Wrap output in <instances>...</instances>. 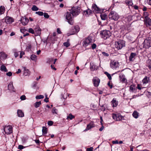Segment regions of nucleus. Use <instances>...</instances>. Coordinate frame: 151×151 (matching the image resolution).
Here are the masks:
<instances>
[{
  "mask_svg": "<svg viewBox=\"0 0 151 151\" xmlns=\"http://www.w3.org/2000/svg\"><path fill=\"white\" fill-rule=\"evenodd\" d=\"M1 70L4 71L5 72H7L8 71L6 67L4 65H2L1 66Z\"/></svg>",
  "mask_w": 151,
  "mask_h": 151,
  "instance_id": "obj_36",
  "label": "nucleus"
},
{
  "mask_svg": "<svg viewBox=\"0 0 151 151\" xmlns=\"http://www.w3.org/2000/svg\"><path fill=\"white\" fill-rule=\"evenodd\" d=\"M147 8L146 7L144 6L142 9L144 11H145L147 10Z\"/></svg>",
  "mask_w": 151,
  "mask_h": 151,
  "instance_id": "obj_62",
  "label": "nucleus"
},
{
  "mask_svg": "<svg viewBox=\"0 0 151 151\" xmlns=\"http://www.w3.org/2000/svg\"><path fill=\"white\" fill-rule=\"evenodd\" d=\"M31 60L34 61H36L37 60V56L35 55H32L30 57Z\"/></svg>",
  "mask_w": 151,
  "mask_h": 151,
  "instance_id": "obj_35",
  "label": "nucleus"
},
{
  "mask_svg": "<svg viewBox=\"0 0 151 151\" xmlns=\"http://www.w3.org/2000/svg\"><path fill=\"white\" fill-rule=\"evenodd\" d=\"M126 4L128 6H132L133 4L132 1L131 0H126L125 1Z\"/></svg>",
  "mask_w": 151,
  "mask_h": 151,
  "instance_id": "obj_26",
  "label": "nucleus"
},
{
  "mask_svg": "<svg viewBox=\"0 0 151 151\" xmlns=\"http://www.w3.org/2000/svg\"><path fill=\"white\" fill-rule=\"evenodd\" d=\"M63 45L66 47H68L70 46V44L68 42H66L63 43Z\"/></svg>",
  "mask_w": 151,
  "mask_h": 151,
  "instance_id": "obj_44",
  "label": "nucleus"
},
{
  "mask_svg": "<svg viewBox=\"0 0 151 151\" xmlns=\"http://www.w3.org/2000/svg\"><path fill=\"white\" fill-rule=\"evenodd\" d=\"M24 148V147L21 145H19L18 146V149L20 150H22Z\"/></svg>",
  "mask_w": 151,
  "mask_h": 151,
  "instance_id": "obj_53",
  "label": "nucleus"
},
{
  "mask_svg": "<svg viewBox=\"0 0 151 151\" xmlns=\"http://www.w3.org/2000/svg\"><path fill=\"white\" fill-rule=\"evenodd\" d=\"M118 142L117 140L113 141V144H118Z\"/></svg>",
  "mask_w": 151,
  "mask_h": 151,
  "instance_id": "obj_64",
  "label": "nucleus"
},
{
  "mask_svg": "<svg viewBox=\"0 0 151 151\" xmlns=\"http://www.w3.org/2000/svg\"><path fill=\"white\" fill-rule=\"evenodd\" d=\"M101 19L102 20H105L107 19L108 17L107 15L106 14H102L100 15Z\"/></svg>",
  "mask_w": 151,
  "mask_h": 151,
  "instance_id": "obj_24",
  "label": "nucleus"
},
{
  "mask_svg": "<svg viewBox=\"0 0 151 151\" xmlns=\"http://www.w3.org/2000/svg\"><path fill=\"white\" fill-rule=\"evenodd\" d=\"M144 22L147 27L151 26V19L149 17L146 19H145Z\"/></svg>",
  "mask_w": 151,
  "mask_h": 151,
  "instance_id": "obj_16",
  "label": "nucleus"
},
{
  "mask_svg": "<svg viewBox=\"0 0 151 151\" xmlns=\"http://www.w3.org/2000/svg\"><path fill=\"white\" fill-rule=\"evenodd\" d=\"M53 122L51 121H48V124L49 126L52 125L53 124Z\"/></svg>",
  "mask_w": 151,
  "mask_h": 151,
  "instance_id": "obj_52",
  "label": "nucleus"
},
{
  "mask_svg": "<svg viewBox=\"0 0 151 151\" xmlns=\"http://www.w3.org/2000/svg\"><path fill=\"white\" fill-rule=\"evenodd\" d=\"M7 56V55L3 52H0V57L3 59H6Z\"/></svg>",
  "mask_w": 151,
  "mask_h": 151,
  "instance_id": "obj_25",
  "label": "nucleus"
},
{
  "mask_svg": "<svg viewBox=\"0 0 151 151\" xmlns=\"http://www.w3.org/2000/svg\"><path fill=\"white\" fill-rule=\"evenodd\" d=\"M24 54V52H21L20 53V58H21L22 57V56Z\"/></svg>",
  "mask_w": 151,
  "mask_h": 151,
  "instance_id": "obj_55",
  "label": "nucleus"
},
{
  "mask_svg": "<svg viewBox=\"0 0 151 151\" xmlns=\"http://www.w3.org/2000/svg\"><path fill=\"white\" fill-rule=\"evenodd\" d=\"M136 54L135 53L132 52L129 57V60L130 61H133L135 59Z\"/></svg>",
  "mask_w": 151,
  "mask_h": 151,
  "instance_id": "obj_14",
  "label": "nucleus"
},
{
  "mask_svg": "<svg viewBox=\"0 0 151 151\" xmlns=\"http://www.w3.org/2000/svg\"><path fill=\"white\" fill-rule=\"evenodd\" d=\"M17 113L18 116L19 117H23L24 116V114L23 112L20 110H17Z\"/></svg>",
  "mask_w": 151,
  "mask_h": 151,
  "instance_id": "obj_22",
  "label": "nucleus"
},
{
  "mask_svg": "<svg viewBox=\"0 0 151 151\" xmlns=\"http://www.w3.org/2000/svg\"><path fill=\"white\" fill-rule=\"evenodd\" d=\"M70 11L74 16L78 15L80 12V8L79 7H74L71 9Z\"/></svg>",
  "mask_w": 151,
  "mask_h": 151,
  "instance_id": "obj_4",
  "label": "nucleus"
},
{
  "mask_svg": "<svg viewBox=\"0 0 151 151\" xmlns=\"http://www.w3.org/2000/svg\"><path fill=\"white\" fill-rule=\"evenodd\" d=\"M5 11V7L4 6H1L0 7V14H2L4 13Z\"/></svg>",
  "mask_w": 151,
  "mask_h": 151,
  "instance_id": "obj_29",
  "label": "nucleus"
},
{
  "mask_svg": "<svg viewBox=\"0 0 151 151\" xmlns=\"http://www.w3.org/2000/svg\"><path fill=\"white\" fill-rule=\"evenodd\" d=\"M41 104L40 101L37 102L35 104V106L36 108H38Z\"/></svg>",
  "mask_w": 151,
  "mask_h": 151,
  "instance_id": "obj_39",
  "label": "nucleus"
},
{
  "mask_svg": "<svg viewBox=\"0 0 151 151\" xmlns=\"http://www.w3.org/2000/svg\"><path fill=\"white\" fill-rule=\"evenodd\" d=\"M21 72V70L20 69H18L17 71V72L16 73L17 74H18L20 73Z\"/></svg>",
  "mask_w": 151,
  "mask_h": 151,
  "instance_id": "obj_63",
  "label": "nucleus"
},
{
  "mask_svg": "<svg viewBox=\"0 0 151 151\" xmlns=\"http://www.w3.org/2000/svg\"><path fill=\"white\" fill-rule=\"evenodd\" d=\"M133 116L135 118L137 119L138 117L139 113L137 111H134L132 114Z\"/></svg>",
  "mask_w": 151,
  "mask_h": 151,
  "instance_id": "obj_33",
  "label": "nucleus"
},
{
  "mask_svg": "<svg viewBox=\"0 0 151 151\" xmlns=\"http://www.w3.org/2000/svg\"><path fill=\"white\" fill-rule=\"evenodd\" d=\"M4 131L7 134H10L12 132V128L10 125L5 126L4 128Z\"/></svg>",
  "mask_w": 151,
  "mask_h": 151,
  "instance_id": "obj_7",
  "label": "nucleus"
},
{
  "mask_svg": "<svg viewBox=\"0 0 151 151\" xmlns=\"http://www.w3.org/2000/svg\"><path fill=\"white\" fill-rule=\"evenodd\" d=\"M44 17L46 18H48L49 17L48 14L46 13H45L44 14Z\"/></svg>",
  "mask_w": 151,
  "mask_h": 151,
  "instance_id": "obj_47",
  "label": "nucleus"
},
{
  "mask_svg": "<svg viewBox=\"0 0 151 151\" xmlns=\"http://www.w3.org/2000/svg\"><path fill=\"white\" fill-rule=\"evenodd\" d=\"M93 11L88 9L87 10H84L83 12V15L86 16L88 17L92 14Z\"/></svg>",
  "mask_w": 151,
  "mask_h": 151,
  "instance_id": "obj_11",
  "label": "nucleus"
},
{
  "mask_svg": "<svg viewBox=\"0 0 151 151\" xmlns=\"http://www.w3.org/2000/svg\"><path fill=\"white\" fill-rule=\"evenodd\" d=\"M57 32L58 34H60L61 33V32L60 30V29L59 28H58L57 29Z\"/></svg>",
  "mask_w": 151,
  "mask_h": 151,
  "instance_id": "obj_56",
  "label": "nucleus"
},
{
  "mask_svg": "<svg viewBox=\"0 0 151 151\" xmlns=\"http://www.w3.org/2000/svg\"><path fill=\"white\" fill-rule=\"evenodd\" d=\"M108 85L110 87V88H112V87H113V86H112V85H111V83H110V81H109L108 83Z\"/></svg>",
  "mask_w": 151,
  "mask_h": 151,
  "instance_id": "obj_54",
  "label": "nucleus"
},
{
  "mask_svg": "<svg viewBox=\"0 0 151 151\" xmlns=\"http://www.w3.org/2000/svg\"><path fill=\"white\" fill-rule=\"evenodd\" d=\"M92 41V39L90 37L86 39L83 41V46L84 47L87 46Z\"/></svg>",
  "mask_w": 151,
  "mask_h": 151,
  "instance_id": "obj_10",
  "label": "nucleus"
},
{
  "mask_svg": "<svg viewBox=\"0 0 151 151\" xmlns=\"http://www.w3.org/2000/svg\"><path fill=\"white\" fill-rule=\"evenodd\" d=\"M35 33L37 35H40L41 34V29L38 26H36L34 29Z\"/></svg>",
  "mask_w": 151,
  "mask_h": 151,
  "instance_id": "obj_13",
  "label": "nucleus"
},
{
  "mask_svg": "<svg viewBox=\"0 0 151 151\" xmlns=\"http://www.w3.org/2000/svg\"><path fill=\"white\" fill-rule=\"evenodd\" d=\"M19 55V54L17 52H15L14 54V56L16 58L17 56H18Z\"/></svg>",
  "mask_w": 151,
  "mask_h": 151,
  "instance_id": "obj_57",
  "label": "nucleus"
},
{
  "mask_svg": "<svg viewBox=\"0 0 151 151\" xmlns=\"http://www.w3.org/2000/svg\"><path fill=\"white\" fill-rule=\"evenodd\" d=\"M102 54L104 56L108 57L109 56V54L105 52H103Z\"/></svg>",
  "mask_w": 151,
  "mask_h": 151,
  "instance_id": "obj_50",
  "label": "nucleus"
},
{
  "mask_svg": "<svg viewBox=\"0 0 151 151\" xmlns=\"http://www.w3.org/2000/svg\"><path fill=\"white\" fill-rule=\"evenodd\" d=\"M26 96L24 95H23L20 97V99L22 100H24L26 99Z\"/></svg>",
  "mask_w": 151,
  "mask_h": 151,
  "instance_id": "obj_46",
  "label": "nucleus"
},
{
  "mask_svg": "<svg viewBox=\"0 0 151 151\" xmlns=\"http://www.w3.org/2000/svg\"><path fill=\"white\" fill-rule=\"evenodd\" d=\"M104 127V126L103 125H102L101 127L99 129V130L100 131H101L103 129Z\"/></svg>",
  "mask_w": 151,
  "mask_h": 151,
  "instance_id": "obj_59",
  "label": "nucleus"
},
{
  "mask_svg": "<svg viewBox=\"0 0 151 151\" xmlns=\"http://www.w3.org/2000/svg\"><path fill=\"white\" fill-rule=\"evenodd\" d=\"M136 88V87H135V86L131 85L129 87V91L131 92L135 93Z\"/></svg>",
  "mask_w": 151,
  "mask_h": 151,
  "instance_id": "obj_19",
  "label": "nucleus"
},
{
  "mask_svg": "<svg viewBox=\"0 0 151 151\" xmlns=\"http://www.w3.org/2000/svg\"><path fill=\"white\" fill-rule=\"evenodd\" d=\"M90 69L91 71H93L94 70V63L93 61L90 63Z\"/></svg>",
  "mask_w": 151,
  "mask_h": 151,
  "instance_id": "obj_20",
  "label": "nucleus"
},
{
  "mask_svg": "<svg viewBox=\"0 0 151 151\" xmlns=\"http://www.w3.org/2000/svg\"><path fill=\"white\" fill-rule=\"evenodd\" d=\"M100 82V80L99 78H95V86H98Z\"/></svg>",
  "mask_w": 151,
  "mask_h": 151,
  "instance_id": "obj_30",
  "label": "nucleus"
},
{
  "mask_svg": "<svg viewBox=\"0 0 151 151\" xmlns=\"http://www.w3.org/2000/svg\"><path fill=\"white\" fill-rule=\"evenodd\" d=\"M144 48L147 49L151 47V38H148L145 40L143 43Z\"/></svg>",
  "mask_w": 151,
  "mask_h": 151,
  "instance_id": "obj_6",
  "label": "nucleus"
},
{
  "mask_svg": "<svg viewBox=\"0 0 151 151\" xmlns=\"http://www.w3.org/2000/svg\"><path fill=\"white\" fill-rule=\"evenodd\" d=\"M6 75L8 76H11L12 75V73L11 72H9L6 73Z\"/></svg>",
  "mask_w": 151,
  "mask_h": 151,
  "instance_id": "obj_49",
  "label": "nucleus"
},
{
  "mask_svg": "<svg viewBox=\"0 0 151 151\" xmlns=\"http://www.w3.org/2000/svg\"><path fill=\"white\" fill-rule=\"evenodd\" d=\"M137 88L139 90H141L142 89V87H140L139 84H138L137 86Z\"/></svg>",
  "mask_w": 151,
  "mask_h": 151,
  "instance_id": "obj_61",
  "label": "nucleus"
},
{
  "mask_svg": "<svg viewBox=\"0 0 151 151\" xmlns=\"http://www.w3.org/2000/svg\"><path fill=\"white\" fill-rule=\"evenodd\" d=\"M103 10L99 8L95 4V12H96V13H101L103 12Z\"/></svg>",
  "mask_w": 151,
  "mask_h": 151,
  "instance_id": "obj_17",
  "label": "nucleus"
},
{
  "mask_svg": "<svg viewBox=\"0 0 151 151\" xmlns=\"http://www.w3.org/2000/svg\"><path fill=\"white\" fill-rule=\"evenodd\" d=\"M35 30L32 28H30L28 29V32L32 34H35Z\"/></svg>",
  "mask_w": 151,
  "mask_h": 151,
  "instance_id": "obj_43",
  "label": "nucleus"
},
{
  "mask_svg": "<svg viewBox=\"0 0 151 151\" xmlns=\"http://www.w3.org/2000/svg\"><path fill=\"white\" fill-rule=\"evenodd\" d=\"M109 18L114 21L117 20L119 18V16L115 12L111 11L109 14Z\"/></svg>",
  "mask_w": 151,
  "mask_h": 151,
  "instance_id": "obj_2",
  "label": "nucleus"
},
{
  "mask_svg": "<svg viewBox=\"0 0 151 151\" xmlns=\"http://www.w3.org/2000/svg\"><path fill=\"white\" fill-rule=\"evenodd\" d=\"M75 116L73 115L72 114H70L67 117V119H69L70 120H72L74 118Z\"/></svg>",
  "mask_w": 151,
  "mask_h": 151,
  "instance_id": "obj_37",
  "label": "nucleus"
},
{
  "mask_svg": "<svg viewBox=\"0 0 151 151\" xmlns=\"http://www.w3.org/2000/svg\"><path fill=\"white\" fill-rule=\"evenodd\" d=\"M149 78L147 76H145L142 80V82L143 84H147L148 82Z\"/></svg>",
  "mask_w": 151,
  "mask_h": 151,
  "instance_id": "obj_31",
  "label": "nucleus"
},
{
  "mask_svg": "<svg viewBox=\"0 0 151 151\" xmlns=\"http://www.w3.org/2000/svg\"><path fill=\"white\" fill-rule=\"evenodd\" d=\"M56 109L55 108H53L52 110V112L53 114H57V112L56 111Z\"/></svg>",
  "mask_w": 151,
  "mask_h": 151,
  "instance_id": "obj_48",
  "label": "nucleus"
},
{
  "mask_svg": "<svg viewBox=\"0 0 151 151\" xmlns=\"http://www.w3.org/2000/svg\"><path fill=\"white\" fill-rule=\"evenodd\" d=\"M34 140L35 141V142L37 144H39L40 143V142L39 140L38 139V140L36 139V140Z\"/></svg>",
  "mask_w": 151,
  "mask_h": 151,
  "instance_id": "obj_58",
  "label": "nucleus"
},
{
  "mask_svg": "<svg viewBox=\"0 0 151 151\" xmlns=\"http://www.w3.org/2000/svg\"><path fill=\"white\" fill-rule=\"evenodd\" d=\"M110 66L113 69H115L119 65V63L114 60H111L110 63Z\"/></svg>",
  "mask_w": 151,
  "mask_h": 151,
  "instance_id": "obj_9",
  "label": "nucleus"
},
{
  "mask_svg": "<svg viewBox=\"0 0 151 151\" xmlns=\"http://www.w3.org/2000/svg\"><path fill=\"white\" fill-rule=\"evenodd\" d=\"M44 98V96L42 95H40L38 96H37L35 98L37 99H43Z\"/></svg>",
  "mask_w": 151,
  "mask_h": 151,
  "instance_id": "obj_42",
  "label": "nucleus"
},
{
  "mask_svg": "<svg viewBox=\"0 0 151 151\" xmlns=\"http://www.w3.org/2000/svg\"><path fill=\"white\" fill-rule=\"evenodd\" d=\"M93 148L92 147H91L90 148H87L86 149V151H93Z\"/></svg>",
  "mask_w": 151,
  "mask_h": 151,
  "instance_id": "obj_51",
  "label": "nucleus"
},
{
  "mask_svg": "<svg viewBox=\"0 0 151 151\" xmlns=\"http://www.w3.org/2000/svg\"><path fill=\"white\" fill-rule=\"evenodd\" d=\"M132 19V17L131 16H128L125 19V21L129 22Z\"/></svg>",
  "mask_w": 151,
  "mask_h": 151,
  "instance_id": "obj_27",
  "label": "nucleus"
},
{
  "mask_svg": "<svg viewBox=\"0 0 151 151\" xmlns=\"http://www.w3.org/2000/svg\"><path fill=\"white\" fill-rule=\"evenodd\" d=\"M112 117L114 119L117 121L121 120L124 118L120 114H112Z\"/></svg>",
  "mask_w": 151,
  "mask_h": 151,
  "instance_id": "obj_8",
  "label": "nucleus"
},
{
  "mask_svg": "<svg viewBox=\"0 0 151 151\" xmlns=\"http://www.w3.org/2000/svg\"><path fill=\"white\" fill-rule=\"evenodd\" d=\"M32 10L33 11H37L38 10V8L35 5H33L32 8Z\"/></svg>",
  "mask_w": 151,
  "mask_h": 151,
  "instance_id": "obj_41",
  "label": "nucleus"
},
{
  "mask_svg": "<svg viewBox=\"0 0 151 151\" xmlns=\"http://www.w3.org/2000/svg\"><path fill=\"white\" fill-rule=\"evenodd\" d=\"M100 34L102 38L105 40L109 38L111 36L110 32L107 30H104L101 31Z\"/></svg>",
  "mask_w": 151,
  "mask_h": 151,
  "instance_id": "obj_3",
  "label": "nucleus"
},
{
  "mask_svg": "<svg viewBox=\"0 0 151 151\" xmlns=\"http://www.w3.org/2000/svg\"><path fill=\"white\" fill-rule=\"evenodd\" d=\"M124 42L122 40H119L115 43V46L118 50L121 49L124 46Z\"/></svg>",
  "mask_w": 151,
  "mask_h": 151,
  "instance_id": "obj_5",
  "label": "nucleus"
},
{
  "mask_svg": "<svg viewBox=\"0 0 151 151\" xmlns=\"http://www.w3.org/2000/svg\"><path fill=\"white\" fill-rule=\"evenodd\" d=\"M147 2L149 4L151 5V0H147Z\"/></svg>",
  "mask_w": 151,
  "mask_h": 151,
  "instance_id": "obj_60",
  "label": "nucleus"
},
{
  "mask_svg": "<svg viewBox=\"0 0 151 151\" xmlns=\"http://www.w3.org/2000/svg\"><path fill=\"white\" fill-rule=\"evenodd\" d=\"M5 22L7 24H10L14 22V19L11 17L7 16L5 18Z\"/></svg>",
  "mask_w": 151,
  "mask_h": 151,
  "instance_id": "obj_12",
  "label": "nucleus"
},
{
  "mask_svg": "<svg viewBox=\"0 0 151 151\" xmlns=\"http://www.w3.org/2000/svg\"><path fill=\"white\" fill-rule=\"evenodd\" d=\"M79 28L78 26H76L74 27V29H73V33L71 35H73L77 33L79 30Z\"/></svg>",
  "mask_w": 151,
  "mask_h": 151,
  "instance_id": "obj_21",
  "label": "nucleus"
},
{
  "mask_svg": "<svg viewBox=\"0 0 151 151\" xmlns=\"http://www.w3.org/2000/svg\"><path fill=\"white\" fill-rule=\"evenodd\" d=\"M35 14L40 16H42L43 15V13L42 12H35Z\"/></svg>",
  "mask_w": 151,
  "mask_h": 151,
  "instance_id": "obj_45",
  "label": "nucleus"
},
{
  "mask_svg": "<svg viewBox=\"0 0 151 151\" xmlns=\"http://www.w3.org/2000/svg\"><path fill=\"white\" fill-rule=\"evenodd\" d=\"M148 13L146 12H145L143 13V17L145 18V19H146L148 18Z\"/></svg>",
  "mask_w": 151,
  "mask_h": 151,
  "instance_id": "obj_38",
  "label": "nucleus"
},
{
  "mask_svg": "<svg viewBox=\"0 0 151 151\" xmlns=\"http://www.w3.org/2000/svg\"><path fill=\"white\" fill-rule=\"evenodd\" d=\"M30 74V72L28 69H26L25 68H24V70L23 74L25 76L29 75Z\"/></svg>",
  "mask_w": 151,
  "mask_h": 151,
  "instance_id": "obj_28",
  "label": "nucleus"
},
{
  "mask_svg": "<svg viewBox=\"0 0 151 151\" xmlns=\"http://www.w3.org/2000/svg\"><path fill=\"white\" fill-rule=\"evenodd\" d=\"M104 74L107 76L109 80H111V77L110 74H109L108 72H104Z\"/></svg>",
  "mask_w": 151,
  "mask_h": 151,
  "instance_id": "obj_40",
  "label": "nucleus"
},
{
  "mask_svg": "<svg viewBox=\"0 0 151 151\" xmlns=\"http://www.w3.org/2000/svg\"><path fill=\"white\" fill-rule=\"evenodd\" d=\"M29 22L28 19L27 18H23L21 19V23L23 25H26Z\"/></svg>",
  "mask_w": 151,
  "mask_h": 151,
  "instance_id": "obj_15",
  "label": "nucleus"
},
{
  "mask_svg": "<svg viewBox=\"0 0 151 151\" xmlns=\"http://www.w3.org/2000/svg\"><path fill=\"white\" fill-rule=\"evenodd\" d=\"M65 19H67L68 23L70 25H73V15L71 11L68 12L65 14Z\"/></svg>",
  "mask_w": 151,
  "mask_h": 151,
  "instance_id": "obj_1",
  "label": "nucleus"
},
{
  "mask_svg": "<svg viewBox=\"0 0 151 151\" xmlns=\"http://www.w3.org/2000/svg\"><path fill=\"white\" fill-rule=\"evenodd\" d=\"M111 104L113 107H116L118 105V102L116 99H113L111 102Z\"/></svg>",
  "mask_w": 151,
  "mask_h": 151,
  "instance_id": "obj_18",
  "label": "nucleus"
},
{
  "mask_svg": "<svg viewBox=\"0 0 151 151\" xmlns=\"http://www.w3.org/2000/svg\"><path fill=\"white\" fill-rule=\"evenodd\" d=\"M42 131L43 135H45L47 133V128L45 127H43Z\"/></svg>",
  "mask_w": 151,
  "mask_h": 151,
  "instance_id": "obj_34",
  "label": "nucleus"
},
{
  "mask_svg": "<svg viewBox=\"0 0 151 151\" xmlns=\"http://www.w3.org/2000/svg\"><path fill=\"white\" fill-rule=\"evenodd\" d=\"M8 89L9 90L11 91H14V88L13 86L12 82H10L8 85Z\"/></svg>",
  "mask_w": 151,
  "mask_h": 151,
  "instance_id": "obj_23",
  "label": "nucleus"
},
{
  "mask_svg": "<svg viewBox=\"0 0 151 151\" xmlns=\"http://www.w3.org/2000/svg\"><path fill=\"white\" fill-rule=\"evenodd\" d=\"M94 127L93 125L91 123L87 125L86 128L84 130V131H87L90 129Z\"/></svg>",
  "mask_w": 151,
  "mask_h": 151,
  "instance_id": "obj_32",
  "label": "nucleus"
}]
</instances>
